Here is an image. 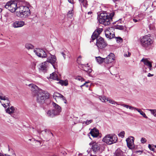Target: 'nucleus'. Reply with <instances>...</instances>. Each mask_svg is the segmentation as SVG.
<instances>
[{
  "mask_svg": "<svg viewBox=\"0 0 156 156\" xmlns=\"http://www.w3.org/2000/svg\"><path fill=\"white\" fill-rule=\"evenodd\" d=\"M29 86L31 88V90L34 95H37V101L40 104H43L48 98L49 94L39 88L36 85L30 84Z\"/></svg>",
  "mask_w": 156,
  "mask_h": 156,
  "instance_id": "obj_1",
  "label": "nucleus"
},
{
  "mask_svg": "<svg viewBox=\"0 0 156 156\" xmlns=\"http://www.w3.org/2000/svg\"><path fill=\"white\" fill-rule=\"evenodd\" d=\"M114 15L113 12H112L110 14L106 13H101L99 16V23L105 26L109 25L112 20V18Z\"/></svg>",
  "mask_w": 156,
  "mask_h": 156,
  "instance_id": "obj_2",
  "label": "nucleus"
},
{
  "mask_svg": "<svg viewBox=\"0 0 156 156\" xmlns=\"http://www.w3.org/2000/svg\"><path fill=\"white\" fill-rule=\"evenodd\" d=\"M16 14L18 17L25 18L30 15V11L28 6L20 5L17 8Z\"/></svg>",
  "mask_w": 156,
  "mask_h": 156,
  "instance_id": "obj_3",
  "label": "nucleus"
},
{
  "mask_svg": "<svg viewBox=\"0 0 156 156\" xmlns=\"http://www.w3.org/2000/svg\"><path fill=\"white\" fill-rule=\"evenodd\" d=\"M153 39L148 35L143 36L140 39L141 45L146 49L150 48L153 44Z\"/></svg>",
  "mask_w": 156,
  "mask_h": 156,
  "instance_id": "obj_4",
  "label": "nucleus"
},
{
  "mask_svg": "<svg viewBox=\"0 0 156 156\" xmlns=\"http://www.w3.org/2000/svg\"><path fill=\"white\" fill-rule=\"evenodd\" d=\"M102 140L107 144L111 145L116 142L117 138L115 135L108 134L103 138Z\"/></svg>",
  "mask_w": 156,
  "mask_h": 156,
  "instance_id": "obj_5",
  "label": "nucleus"
},
{
  "mask_svg": "<svg viewBox=\"0 0 156 156\" xmlns=\"http://www.w3.org/2000/svg\"><path fill=\"white\" fill-rule=\"evenodd\" d=\"M4 7L8 9L12 12L17 11V9L18 7L17 6V3L12 1L7 2Z\"/></svg>",
  "mask_w": 156,
  "mask_h": 156,
  "instance_id": "obj_6",
  "label": "nucleus"
},
{
  "mask_svg": "<svg viewBox=\"0 0 156 156\" xmlns=\"http://www.w3.org/2000/svg\"><path fill=\"white\" fill-rule=\"evenodd\" d=\"M97 42L96 45L98 49H102L105 48L107 46V43L105 41L104 39L101 37L96 38Z\"/></svg>",
  "mask_w": 156,
  "mask_h": 156,
  "instance_id": "obj_7",
  "label": "nucleus"
},
{
  "mask_svg": "<svg viewBox=\"0 0 156 156\" xmlns=\"http://www.w3.org/2000/svg\"><path fill=\"white\" fill-rule=\"evenodd\" d=\"M89 144L92 145V150L94 153L101 152L102 150L101 149V145L98 143L92 142L90 143Z\"/></svg>",
  "mask_w": 156,
  "mask_h": 156,
  "instance_id": "obj_8",
  "label": "nucleus"
},
{
  "mask_svg": "<svg viewBox=\"0 0 156 156\" xmlns=\"http://www.w3.org/2000/svg\"><path fill=\"white\" fill-rule=\"evenodd\" d=\"M34 52L38 56L42 58H45L47 57L46 51L39 48H37L36 50H34Z\"/></svg>",
  "mask_w": 156,
  "mask_h": 156,
  "instance_id": "obj_9",
  "label": "nucleus"
},
{
  "mask_svg": "<svg viewBox=\"0 0 156 156\" xmlns=\"http://www.w3.org/2000/svg\"><path fill=\"white\" fill-rule=\"evenodd\" d=\"M113 29V28L112 27L108 28L105 31V35L107 38L111 39L115 37L114 33L112 34L111 32V30H112Z\"/></svg>",
  "mask_w": 156,
  "mask_h": 156,
  "instance_id": "obj_10",
  "label": "nucleus"
},
{
  "mask_svg": "<svg viewBox=\"0 0 156 156\" xmlns=\"http://www.w3.org/2000/svg\"><path fill=\"white\" fill-rule=\"evenodd\" d=\"M134 138L132 136H129L126 139L127 146L129 148L132 149L134 147Z\"/></svg>",
  "mask_w": 156,
  "mask_h": 156,
  "instance_id": "obj_11",
  "label": "nucleus"
},
{
  "mask_svg": "<svg viewBox=\"0 0 156 156\" xmlns=\"http://www.w3.org/2000/svg\"><path fill=\"white\" fill-rule=\"evenodd\" d=\"M115 55L112 53H110L106 58H104V62L106 64H109L113 62L115 60Z\"/></svg>",
  "mask_w": 156,
  "mask_h": 156,
  "instance_id": "obj_12",
  "label": "nucleus"
},
{
  "mask_svg": "<svg viewBox=\"0 0 156 156\" xmlns=\"http://www.w3.org/2000/svg\"><path fill=\"white\" fill-rule=\"evenodd\" d=\"M103 29L102 28H98L95 30L93 33L92 36V41L93 42L97 38L99 37H98L102 32Z\"/></svg>",
  "mask_w": 156,
  "mask_h": 156,
  "instance_id": "obj_13",
  "label": "nucleus"
},
{
  "mask_svg": "<svg viewBox=\"0 0 156 156\" xmlns=\"http://www.w3.org/2000/svg\"><path fill=\"white\" fill-rule=\"evenodd\" d=\"M56 60V57L53 55H51L50 58H47V62H48L51 63L52 64L53 67L54 69H55L56 67V66L54 64H55Z\"/></svg>",
  "mask_w": 156,
  "mask_h": 156,
  "instance_id": "obj_14",
  "label": "nucleus"
},
{
  "mask_svg": "<svg viewBox=\"0 0 156 156\" xmlns=\"http://www.w3.org/2000/svg\"><path fill=\"white\" fill-rule=\"evenodd\" d=\"M140 61L143 62L145 65L148 67L149 71L153 69L151 63L147 59L143 58Z\"/></svg>",
  "mask_w": 156,
  "mask_h": 156,
  "instance_id": "obj_15",
  "label": "nucleus"
},
{
  "mask_svg": "<svg viewBox=\"0 0 156 156\" xmlns=\"http://www.w3.org/2000/svg\"><path fill=\"white\" fill-rule=\"evenodd\" d=\"M25 25V23L22 21H16L12 24L14 28H18L23 27Z\"/></svg>",
  "mask_w": 156,
  "mask_h": 156,
  "instance_id": "obj_16",
  "label": "nucleus"
},
{
  "mask_svg": "<svg viewBox=\"0 0 156 156\" xmlns=\"http://www.w3.org/2000/svg\"><path fill=\"white\" fill-rule=\"evenodd\" d=\"M53 105L55 108V109H53L55 110V112H56L58 115L59 113L61 112V108L58 104L54 102L53 103Z\"/></svg>",
  "mask_w": 156,
  "mask_h": 156,
  "instance_id": "obj_17",
  "label": "nucleus"
},
{
  "mask_svg": "<svg viewBox=\"0 0 156 156\" xmlns=\"http://www.w3.org/2000/svg\"><path fill=\"white\" fill-rule=\"evenodd\" d=\"M47 116L51 118L55 116L58 115L55 112V110L53 109L48 110L47 112Z\"/></svg>",
  "mask_w": 156,
  "mask_h": 156,
  "instance_id": "obj_18",
  "label": "nucleus"
},
{
  "mask_svg": "<svg viewBox=\"0 0 156 156\" xmlns=\"http://www.w3.org/2000/svg\"><path fill=\"white\" fill-rule=\"evenodd\" d=\"M17 109L16 108L14 107L13 106H11L10 108L9 107L5 110L7 113L9 114H11L16 112Z\"/></svg>",
  "mask_w": 156,
  "mask_h": 156,
  "instance_id": "obj_19",
  "label": "nucleus"
},
{
  "mask_svg": "<svg viewBox=\"0 0 156 156\" xmlns=\"http://www.w3.org/2000/svg\"><path fill=\"white\" fill-rule=\"evenodd\" d=\"M90 133L93 137H96L98 136V130L97 129L94 128L91 130Z\"/></svg>",
  "mask_w": 156,
  "mask_h": 156,
  "instance_id": "obj_20",
  "label": "nucleus"
},
{
  "mask_svg": "<svg viewBox=\"0 0 156 156\" xmlns=\"http://www.w3.org/2000/svg\"><path fill=\"white\" fill-rule=\"evenodd\" d=\"M88 64L86 65H83L82 68L83 70L86 72L88 73H90L92 71V70L89 66H88Z\"/></svg>",
  "mask_w": 156,
  "mask_h": 156,
  "instance_id": "obj_21",
  "label": "nucleus"
},
{
  "mask_svg": "<svg viewBox=\"0 0 156 156\" xmlns=\"http://www.w3.org/2000/svg\"><path fill=\"white\" fill-rule=\"evenodd\" d=\"M47 63V62H45L44 63H42L40 66V70L44 71H46L47 67L46 64Z\"/></svg>",
  "mask_w": 156,
  "mask_h": 156,
  "instance_id": "obj_22",
  "label": "nucleus"
},
{
  "mask_svg": "<svg viewBox=\"0 0 156 156\" xmlns=\"http://www.w3.org/2000/svg\"><path fill=\"white\" fill-rule=\"evenodd\" d=\"M114 156H122L123 153L122 151L120 149H117L114 154Z\"/></svg>",
  "mask_w": 156,
  "mask_h": 156,
  "instance_id": "obj_23",
  "label": "nucleus"
},
{
  "mask_svg": "<svg viewBox=\"0 0 156 156\" xmlns=\"http://www.w3.org/2000/svg\"><path fill=\"white\" fill-rule=\"evenodd\" d=\"M50 78L54 80H58L57 75L55 73H53L50 75Z\"/></svg>",
  "mask_w": 156,
  "mask_h": 156,
  "instance_id": "obj_24",
  "label": "nucleus"
},
{
  "mask_svg": "<svg viewBox=\"0 0 156 156\" xmlns=\"http://www.w3.org/2000/svg\"><path fill=\"white\" fill-rule=\"evenodd\" d=\"M136 110L137 111L139 112L140 114L142 115L143 117L145 118H148V117L146 115L145 113L142 111L140 109L135 108L134 110Z\"/></svg>",
  "mask_w": 156,
  "mask_h": 156,
  "instance_id": "obj_25",
  "label": "nucleus"
},
{
  "mask_svg": "<svg viewBox=\"0 0 156 156\" xmlns=\"http://www.w3.org/2000/svg\"><path fill=\"white\" fill-rule=\"evenodd\" d=\"M79 1L81 6L86 7L87 5V0H79Z\"/></svg>",
  "mask_w": 156,
  "mask_h": 156,
  "instance_id": "obj_26",
  "label": "nucleus"
},
{
  "mask_svg": "<svg viewBox=\"0 0 156 156\" xmlns=\"http://www.w3.org/2000/svg\"><path fill=\"white\" fill-rule=\"evenodd\" d=\"M96 60L97 62L99 64H101L103 62H104V58H102L100 56L96 57Z\"/></svg>",
  "mask_w": 156,
  "mask_h": 156,
  "instance_id": "obj_27",
  "label": "nucleus"
},
{
  "mask_svg": "<svg viewBox=\"0 0 156 156\" xmlns=\"http://www.w3.org/2000/svg\"><path fill=\"white\" fill-rule=\"evenodd\" d=\"M59 83L62 85H64L65 86H67L68 84V81L67 80H60Z\"/></svg>",
  "mask_w": 156,
  "mask_h": 156,
  "instance_id": "obj_28",
  "label": "nucleus"
},
{
  "mask_svg": "<svg viewBox=\"0 0 156 156\" xmlns=\"http://www.w3.org/2000/svg\"><path fill=\"white\" fill-rule=\"evenodd\" d=\"M120 105L124 107H125L126 108H129L130 109L135 110V107H132V106H129V105H128L124 104H120Z\"/></svg>",
  "mask_w": 156,
  "mask_h": 156,
  "instance_id": "obj_29",
  "label": "nucleus"
},
{
  "mask_svg": "<svg viewBox=\"0 0 156 156\" xmlns=\"http://www.w3.org/2000/svg\"><path fill=\"white\" fill-rule=\"evenodd\" d=\"M25 48L28 50L32 49L33 48L34 46L30 44L27 43L25 44Z\"/></svg>",
  "mask_w": 156,
  "mask_h": 156,
  "instance_id": "obj_30",
  "label": "nucleus"
},
{
  "mask_svg": "<svg viewBox=\"0 0 156 156\" xmlns=\"http://www.w3.org/2000/svg\"><path fill=\"white\" fill-rule=\"evenodd\" d=\"M115 29L120 30H123L124 29L125 26L122 25H117L115 27Z\"/></svg>",
  "mask_w": 156,
  "mask_h": 156,
  "instance_id": "obj_31",
  "label": "nucleus"
},
{
  "mask_svg": "<svg viewBox=\"0 0 156 156\" xmlns=\"http://www.w3.org/2000/svg\"><path fill=\"white\" fill-rule=\"evenodd\" d=\"M99 98L100 100L102 102H105V101L108 98H107L105 96H99Z\"/></svg>",
  "mask_w": 156,
  "mask_h": 156,
  "instance_id": "obj_32",
  "label": "nucleus"
},
{
  "mask_svg": "<svg viewBox=\"0 0 156 156\" xmlns=\"http://www.w3.org/2000/svg\"><path fill=\"white\" fill-rule=\"evenodd\" d=\"M107 101H108L109 102L112 104L115 105V104H116V105H119V104H118L117 103V102L113 100L112 99H109V98H107Z\"/></svg>",
  "mask_w": 156,
  "mask_h": 156,
  "instance_id": "obj_33",
  "label": "nucleus"
},
{
  "mask_svg": "<svg viewBox=\"0 0 156 156\" xmlns=\"http://www.w3.org/2000/svg\"><path fill=\"white\" fill-rule=\"evenodd\" d=\"M116 39V42L118 43H121L123 41V40L120 37H115Z\"/></svg>",
  "mask_w": 156,
  "mask_h": 156,
  "instance_id": "obj_34",
  "label": "nucleus"
},
{
  "mask_svg": "<svg viewBox=\"0 0 156 156\" xmlns=\"http://www.w3.org/2000/svg\"><path fill=\"white\" fill-rule=\"evenodd\" d=\"M53 96H55L56 97L61 98V97H63V95L58 93L55 92Z\"/></svg>",
  "mask_w": 156,
  "mask_h": 156,
  "instance_id": "obj_35",
  "label": "nucleus"
},
{
  "mask_svg": "<svg viewBox=\"0 0 156 156\" xmlns=\"http://www.w3.org/2000/svg\"><path fill=\"white\" fill-rule=\"evenodd\" d=\"M125 134V133L124 131H122L120 132L118 134L119 136L123 138L124 137V135Z\"/></svg>",
  "mask_w": 156,
  "mask_h": 156,
  "instance_id": "obj_36",
  "label": "nucleus"
},
{
  "mask_svg": "<svg viewBox=\"0 0 156 156\" xmlns=\"http://www.w3.org/2000/svg\"><path fill=\"white\" fill-rule=\"evenodd\" d=\"M73 10H71L70 11H69V12H68L67 16L71 18L72 17V16L73 15Z\"/></svg>",
  "mask_w": 156,
  "mask_h": 156,
  "instance_id": "obj_37",
  "label": "nucleus"
},
{
  "mask_svg": "<svg viewBox=\"0 0 156 156\" xmlns=\"http://www.w3.org/2000/svg\"><path fill=\"white\" fill-rule=\"evenodd\" d=\"M149 110L151 111V113L154 116H156V110L154 109H149Z\"/></svg>",
  "mask_w": 156,
  "mask_h": 156,
  "instance_id": "obj_38",
  "label": "nucleus"
},
{
  "mask_svg": "<svg viewBox=\"0 0 156 156\" xmlns=\"http://www.w3.org/2000/svg\"><path fill=\"white\" fill-rule=\"evenodd\" d=\"M8 98L6 97L5 96H0V100H8Z\"/></svg>",
  "mask_w": 156,
  "mask_h": 156,
  "instance_id": "obj_39",
  "label": "nucleus"
},
{
  "mask_svg": "<svg viewBox=\"0 0 156 156\" xmlns=\"http://www.w3.org/2000/svg\"><path fill=\"white\" fill-rule=\"evenodd\" d=\"M92 121L93 120H87L86 121L84 122L83 123H84V122H85L86 125H88L90 124L92 122Z\"/></svg>",
  "mask_w": 156,
  "mask_h": 156,
  "instance_id": "obj_40",
  "label": "nucleus"
},
{
  "mask_svg": "<svg viewBox=\"0 0 156 156\" xmlns=\"http://www.w3.org/2000/svg\"><path fill=\"white\" fill-rule=\"evenodd\" d=\"M147 141V140L146 139L144 138H142L141 139V143L143 144L145 143Z\"/></svg>",
  "mask_w": 156,
  "mask_h": 156,
  "instance_id": "obj_41",
  "label": "nucleus"
},
{
  "mask_svg": "<svg viewBox=\"0 0 156 156\" xmlns=\"http://www.w3.org/2000/svg\"><path fill=\"white\" fill-rule=\"evenodd\" d=\"M63 100V101H64V103L65 104H66L67 103V101L66 99V98L64 97V96L63 95V97H61L60 98Z\"/></svg>",
  "mask_w": 156,
  "mask_h": 156,
  "instance_id": "obj_42",
  "label": "nucleus"
},
{
  "mask_svg": "<svg viewBox=\"0 0 156 156\" xmlns=\"http://www.w3.org/2000/svg\"><path fill=\"white\" fill-rule=\"evenodd\" d=\"M6 101L5 104H7V106H9H9L10 105V101L9 100V98H8V100H6Z\"/></svg>",
  "mask_w": 156,
  "mask_h": 156,
  "instance_id": "obj_43",
  "label": "nucleus"
},
{
  "mask_svg": "<svg viewBox=\"0 0 156 156\" xmlns=\"http://www.w3.org/2000/svg\"><path fill=\"white\" fill-rule=\"evenodd\" d=\"M133 21L135 22V23H136V22H137L138 21H140V19H136L135 18H134L133 19Z\"/></svg>",
  "mask_w": 156,
  "mask_h": 156,
  "instance_id": "obj_44",
  "label": "nucleus"
},
{
  "mask_svg": "<svg viewBox=\"0 0 156 156\" xmlns=\"http://www.w3.org/2000/svg\"><path fill=\"white\" fill-rule=\"evenodd\" d=\"M88 83V82H86L85 83H84L82 85L81 87H82L83 86H86V87H88L89 86L87 85L86 84V83Z\"/></svg>",
  "mask_w": 156,
  "mask_h": 156,
  "instance_id": "obj_45",
  "label": "nucleus"
},
{
  "mask_svg": "<svg viewBox=\"0 0 156 156\" xmlns=\"http://www.w3.org/2000/svg\"><path fill=\"white\" fill-rule=\"evenodd\" d=\"M153 16L154 17H156V10H154L153 12Z\"/></svg>",
  "mask_w": 156,
  "mask_h": 156,
  "instance_id": "obj_46",
  "label": "nucleus"
},
{
  "mask_svg": "<svg viewBox=\"0 0 156 156\" xmlns=\"http://www.w3.org/2000/svg\"><path fill=\"white\" fill-rule=\"evenodd\" d=\"M61 54L62 55V56H63V57L64 58V59H65L66 58V57H65V56H66V54L65 53H64L63 52H61Z\"/></svg>",
  "mask_w": 156,
  "mask_h": 156,
  "instance_id": "obj_47",
  "label": "nucleus"
},
{
  "mask_svg": "<svg viewBox=\"0 0 156 156\" xmlns=\"http://www.w3.org/2000/svg\"><path fill=\"white\" fill-rule=\"evenodd\" d=\"M78 79L79 80H80L81 81H83L84 80L83 78H82L80 77H79V78H78Z\"/></svg>",
  "mask_w": 156,
  "mask_h": 156,
  "instance_id": "obj_48",
  "label": "nucleus"
},
{
  "mask_svg": "<svg viewBox=\"0 0 156 156\" xmlns=\"http://www.w3.org/2000/svg\"><path fill=\"white\" fill-rule=\"evenodd\" d=\"M152 151H154V152H156V150L155 149L152 147L151 149H150Z\"/></svg>",
  "mask_w": 156,
  "mask_h": 156,
  "instance_id": "obj_49",
  "label": "nucleus"
},
{
  "mask_svg": "<svg viewBox=\"0 0 156 156\" xmlns=\"http://www.w3.org/2000/svg\"><path fill=\"white\" fill-rule=\"evenodd\" d=\"M154 76V75L153 74H151V73H149L148 75H147V76L148 77H151V76Z\"/></svg>",
  "mask_w": 156,
  "mask_h": 156,
  "instance_id": "obj_50",
  "label": "nucleus"
},
{
  "mask_svg": "<svg viewBox=\"0 0 156 156\" xmlns=\"http://www.w3.org/2000/svg\"><path fill=\"white\" fill-rule=\"evenodd\" d=\"M69 2L71 4H73V0H68Z\"/></svg>",
  "mask_w": 156,
  "mask_h": 156,
  "instance_id": "obj_51",
  "label": "nucleus"
},
{
  "mask_svg": "<svg viewBox=\"0 0 156 156\" xmlns=\"http://www.w3.org/2000/svg\"><path fill=\"white\" fill-rule=\"evenodd\" d=\"M2 105L5 108H6L8 106L5 104H2Z\"/></svg>",
  "mask_w": 156,
  "mask_h": 156,
  "instance_id": "obj_52",
  "label": "nucleus"
},
{
  "mask_svg": "<svg viewBox=\"0 0 156 156\" xmlns=\"http://www.w3.org/2000/svg\"><path fill=\"white\" fill-rule=\"evenodd\" d=\"M148 148H149V149L150 150L151 149V148L152 147L151 146V144H149L148 145Z\"/></svg>",
  "mask_w": 156,
  "mask_h": 156,
  "instance_id": "obj_53",
  "label": "nucleus"
},
{
  "mask_svg": "<svg viewBox=\"0 0 156 156\" xmlns=\"http://www.w3.org/2000/svg\"><path fill=\"white\" fill-rule=\"evenodd\" d=\"M92 13V12H88V13H87V14L88 15H90Z\"/></svg>",
  "mask_w": 156,
  "mask_h": 156,
  "instance_id": "obj_54",
  "label": "nucleus"
},
{
  "mask_svg": "<svg viewBox=\"0 0 156 156\" xmlns=\"http://www.w3.org/2000/svg\"><path fill=\"white\" fill-rule=\"evenodd\" d=\"M145 69H144V70H143V71H144V72H145V73L147 72V71H146V69H147V68H145Z\"/></svg>",
  "mask_w": 156,
  "mask_h": 156,
  "instance_id": "obj_55",
  "label": "nucleus"
},
{
  "mask_svg": "<svg viewBox=\"0 0 156 156\" xmlns=\"http://www.w3.org/2000/svg\"><path fill=\"white\" fill-rule=\"evenodd\" d=\"M12 155H14V156H16V154H15V153H13V154H12ZM6 156H10V155H6Z\"/></svg>",
  "mask_w": 156,
  "mask_h": 156,
  "instance_id": "obj_56",
  "label": "nucleus"
},
{
  "mask_svg": "<svg viewBox=\"0 0 156 156\" xmlns=\"http://www.w3.org/2000/svg\"><path fill=\"white\" fill-rule=\"evenodd\" d=\"M131 54L129 53V52H128V56H127V57H129L130 55Z\"/></svg>",
  "mask_w": 156,
  "mask_h": 156,
  "instance_id": "obj_57",
  "label": "nucleus"
},
{
  "mask_svg": "<svg viewBox=\"0 0 156 156\" xmlns=\"http://www.w3.org/2000/svg\"><path fill=\"white\" fill-rule=\"evenodd\" d=\"M3 94L0 91V96H3Z\"/></svg>",
  "mask_w": 156,
  "mask_h": 156,
  "instance_id": "obj_58",
  "label": "nucleus"
},
{
  "mask_svg": "<svg viewBox=\"0 0 156 156\" xmlns=\"http://www.w3.org/2000/svg\"><path fill=\"white\" fill-rule=\"evenodd\" d=\"M2 11V9L0 8V12H1Z\"/></svg>",
  "mask_w": 156,
  "mask_h": 156,
  "instance_id": "obj_59",
  "label": "nucleus"
},
{
  "mask_svg": "<svg viewBox=\"0 0 156 156\" xmlns=\"http://www.w3.org/2000/svg\"><path fill=\"white\" fill-rule=\"evenodd\" d=\"M81 58V56H80L78 57V58Z\"/></svg>",
  "mask_w": 156,
  "mask_h": 156,
  "instance_id": "obj_60",
  "label": "nucleus"
},
{
  "mask_svg": "<svg viewBox=\"0 0 156 156\" xmlns=\"http://www.w3.org/2000/svg\"><path fill=\"white\" fill-rule=\"evenodd\" d=\"M153 146L155 148H156V145H153Z\"/></svg>",
  "mask_w": 156,
  "mask_h": 156,
  "instance_id": "obj_61",
  "label": "nucleus"
},
{
  "mask_svg": "<svg viewBox=\"0 0 156 156\" xmlns=\"http://www.w3.org/2000/svg\"><path fill=\"white\" fill-rule=\"evenodd\" d=\"M124 56H126H126H127V54H124Z\"/></svg>",
  "mask_w": 156,
  "mask_h": 156,
  "instance_id": "obj_62",
  "label": "nucleus"
},
{
  "mask_svg": "<svg viewBox=\"0 0 156 156\" xmlns=\"http://www.w3.org/2000/svg\"><path fill=\"white\" fill-rule=\"evenodd\" d=\"M47 130H44V131L45 132H46Z\"/></svg>",
  "mask_w": 156,
  "mask_h": 156,
  "instance_id": "obj_63",
  "label": "nucleus"
},
{
  "mask_svg": "<svg viewBox=\"0 0 156 156\" xmlns=\"http://www.w3.org/2000/svg\"><path fill=\"white\" fill-rule=\"evenodd\" d=\"M0 156H4L3 155H0Z\"/></svg>",
  "mask_w": 156,
  "mask_h": 156,
  "instance_id": "obj_64",
  "label": "nucleus"
}]
</instances>
